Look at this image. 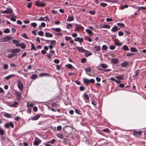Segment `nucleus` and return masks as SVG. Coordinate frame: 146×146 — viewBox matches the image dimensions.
Returning a JSON list of instances; mask_svg holds the SVG:
<instances>
[{
    "mask_svg": "<svg viewBox=\"0 0 146 146\" xmlns=\"http://www.w3.org/2000/svg\"><path fill=\"white\" fill-rule=\"evenodd\" d=\"M15 94L17 97L16 98L17 100V101L20 100L21 98V93L20 92H18L16 90H15Z\"/></svg>",
    "mask_w": 146,
    "mask_h": 146,
    "instance_id": "5",
    "label": "nucleus"
},
{
    "mask_svg": "<svg viewBox=\"0 0 146 146\" xmlns=\"http://www.w3.org/2000/svg\"><path fill=\"white\" fill-rule=\"evenodd\" d=\"M86 51L87 52L85 53V56H86L88 57L92 54V53H91L90 51L87 50Z\"/></svg>",
    "mask_w": 146,
    "mask_h": 146,
    "instance_id": "27",
    "label": "nucleus"
},
{
    "mask_svg": "<svg viewBox=\"0 0 146 146\" xmlns=\"http://www.w3.org/2000/svg\"><path fill=\"white\" fill-rule=\"evenodd\" d=\"M51 106L53 107H56L57 106V104L56 103H53L51 104Z\"/></svg>",
    "mask_w": 146,
    "mask_h": 146,
    "instance_id": "61",
    "label": "nucleus"
},
{
    "mask_svg": "<svg viewBox=\"0 0 146 146\" xmlns=\"http://www.w3.org/2000/svg\"><path fill=\"white\" fill-rule=\"evenodd\" d=\"M0 12L2 14H11L13 12V11L10 8H6V10H1Z\"/></svg>",
    "mask_w": 146,
    "mask_h": 146,
    "instance_id": "4",
    "label": "nucleus"
},
{
    "mask_svg": "<svg viewBox=\"0 0 146 146\" xmlns=\"http://www.w3.org/2000/svg\"><path fill=\"white\" fill-rule=\"evenodd\" d=\"M54 62L56 64H58L59 63L60 61L58 59H55L54 60Z\"/></svg>",
    "mask_w": 146,
    "mask_h": 146,
    "instance_id": "64",
    "label": "nucleus"
},
{
    "mask_svg": "<svg viewBox=\"0 0 146 146\" xmlns=\"http://www.w3.org/2000/svg\"><path fill=\"white\" fill-rule=\"evenodd\" d=\"M27 106L28 107H32L34 106V104L33 103H31L29 104L28 103H27Z\"/></svg>",
    "mask_w": 146,
    "mask_h": 146,
    "instance_id": "62",
    "label": "nucleus"
},
{
    "mask_svg": "<svg viewBox=\"0 0 146 146\" xmlns=\"http://www.w3.org/2000/svg\"><path fill=\"white\" fill-rule=\"evenodd\" d=\"M100 5L102 7H106L107 6V4L106 3H101L100 4Z\"/></svg>",
    "mask_w": 146,
    "mask_h": 146,
    "instance_id": "57",
    "label": "nucleus"
},
{
    "mask_svg": "<svg viewBox=\"0 0 146 146\" xmlns=\"http://www.w3.org/2000/svg\"><path fill=\"white\" fill-rule=\"evenodd\" d=\"M41 142V141L37 137L35 138V141L33 143L34 145H38Z\"/></svg>",
    "mask_w": 146,
    "mask_h": 146,
    "instance_id": "8",
    "label": "nucleus"
},
{
    "mask_svg": "<svg viewBox=\"0 0 146 146\" xmlns=\"http://www.w3.org/2000/svg\"><path fill=\"white\" fill-rule=\"evenodd\" d=\"M35 20H37L38 21H44V17H40L39 19H35Z\"/></svg>",
    "mask_w": 146,
    "mask_h": 146,
    "instance_id": "51",
    "label": "nucleus"
},
{
    "mask_svg": "<svg viewBox=\"0 0 146 146\" xmlns=\"http://www.w3.org/2000/svg\"><path fill=\"white\" fill-rule=\"evenodd\" d=\"M94 49L95 50V52H98L100 50V46H97L96 45L94 46Z\"/></svg>",
    "mask_w": 146,
    "mask_h": 146,
    "instance_id": "16",
    "label": "nucleus"
},
{
    "mask_svg": "<svg viewBox=\"0 0 146 146\" xmlns=\"http://www.w3.org/2000/svg\"><path fill=\"white\" fill-rule=\"evenodd\" d=\"M83 82L85 83L86 86H88L89 84V80L87 78H84L83 80Z\"/></svg>",
    "mask_w": 146,
    "mask_h": 146,
    "instance_id": "17",
    "label": "nucleus"
},
{
    "mask_svg": "<svg viewBox=\"0 0 146 146\" xmlns=\"http://www.w3.org/2000/svg\"><path fill=\"white\" fill-rule=\"evenodd\" d=\"M4 134V132L3 130L1 127H0V134L3 135Z\"/></svg>",
    "mask_w": 146,
    "mask_h": 146,
    "instance_id": "54",
    "label": "nucleus"
},
{
    "mask_svg": "<svg viewBox=\"0 0 146 146\" xmlns=\"http://www.w3.org/2000/svg\"><path fill=\"white\" fill-rule=\"evenodd\" d=\"M75 112L76 113L78 114V115L81 114V112L80 111L77 110V109H75Z\"/></svg>",
    "mask_w": 146,
    "mask_h": 146,
    "instance_id": "53",
    "label": "nucleus"
},
{
    "mask_svg": "<svg viewBox=\"0 0 146 146\" xmlns=\"http://www.w3.org/2000/svg\"><path fill=\"white\" fill-rule=\"evenodd\" d=\"M56 136L60 138L61 139H62L64 138L63 135L61 133H57L56 134Z\"/></svg>",
    "mask_w": 146,
    "mask_h": 146,
    "instance_id": "30",
    "label": "nucleus"
},
{
    "mask_svg": "<svg viewBox=\"0 0 146 146\" xmlns=\"http://www.w3.org/2000/svg\"><path fill=\"white\" fill-rule=\"evenodd\" d=\"M131 6H132V7H133L134 8L137 9H138L137 11V12L139 11H140V10H141V9H145V10H146V8L144 7L133 6V5H131Z\"/></svg>",
    "mask_w": 146,
    "mask_h": 146,
    "instance_id": "11",
    "label": "nucleus"
},
{
    "mask_svg": "<svg viewBox=\"0 0 146 146\" xmlns=\"http://www.w3.org/2000/svg\"><path fill=\"white\" fill-rule=\"evenodd\" d=\"M3 115L4 116L8 118H11L12 117L11 115L10 114L5 112L4 113Z\"/></svg>",
    "mask_w": 146,
    "mask_h": 146,
    "instance_id": "21",
    "label": "nucleus"
},
{
    "mask_svg": "<svg viewBox=\"0 0 146 146\" xmlns=\"http://www.w3.org/2000/svg\"><path fill=\"white\" fill-rule=\"evenodd\" d=\"M75 25H76V26L75 27V29L74 30V31H78L79 29L83 30L84 29V27L80 25L77 24H75Z\"/></svg>",
    "mask_w": 146,
    "mask_h": 146,
    "instance_id": "9",
    "label": "nucleus"
},
{
    "mask_svg": "<svg viewBox=\"0 0 146 146\" xmlns=\"http://www.w3.org/2000/svg\"><path fill=\"white\" fill-rule=\"evenodd\" d=\"M19 103L16 102H14L13 104L11 105V106L13 107H15L17 105H18Z\"/></svg>",
    "mask_w": 146,
    "mask_h": 146,
    "instance_id": "46",
    "label": "nucleus"
},
{
    "mask_svg": "<svg viewBox=\"0 0 146 146\" xmlns=\"http://www.w3.org/2000/svg\"><path fill=\"white\" fill-rule=\"evenodd\" d=\"M116 25L121 27H125V26L124 24L123 23H117Z\"/></svg>",
    "mask_w": 146,
    "mask_h": 146,
    "instance_id": "39",
    "label": "nucleus"
},
{
    "mask_svg": "<svg viewBox=\"0 0 146 146\" xmlns=\"http://www.w3.org/2000/svg\"><path fill=\"white\" fill-rule=\"evenodd\" d=\"M110 26L108 25H104L103 26H102L100 28H106L110 29Z\"/></svg>",
    "mask_w": 146,
    "mask_h": 146,
    "instance_id": "25",
    "label": "nucleus"
},
{
    "mask_svg": "<svg viewBox=\"0 0 146 146\" xmlns=\"http://www.w3.org/2000/svg\"><path fill=\"white\" fill-rule=\"evenodd\" d=\"M12 39V37L11 36H7L3 37L0 39V41L1 42H6L11 40Z\"/></svg>",
    "mask_w": 146,
    "mask_h": 146,
    "instance_id": "2",
    "label": "nucleus"
},
{
    "mask_svg": "<svg viewBox=\"0 0 146 146\" xmlns=\"http://www.w3.org/2000/svg\"><path fill=\"white\" fill-rule=\"evenodd\" d=\"M100 66L101 67L103 68H106L108 67V66L107 64H101Z\"/></svg>",
    "mask_w": 146,
    "mask_h": 146,
    "instance_id": "34",
    "label": "nucleus"
},
{
    "mask_svg": "<svg viewBox=\"0 0 146 146\" xmlns=\"http://www.w3.org/2000/svg\"><path fill=\"white\" fill-rule=\"evenodd\" d=\"M84 70L86 73L91 71V68L90 67H88L84 68Z\"/></svg>",
    "mask_w": 146,
    "mask_h": 146,
    "instance_id": "35",
    "label": "nucleus"
},
{
    "mask_svg": "<svg viewBox=\"0 0 146 146\" xmlns=\"http://www.w3.org/2000/svg\"><path fill=\"white\" fill-rule=\"evenodd\" d=\"M35 5L38 7H44L46 5V3L44 2H41L39 0H37L35 2Z\"/></svg>",
    "mask_w": 146,
    "mask_h": 146,
    "instance_id": "3",
    "label": "nucleus"
},
{
    "mask_svg": "<svg viewBox=\"0 0 146 146\" xmlns=\"http://www.w3.org/2000/svg\"><path fill=\"white\" fill-rule=\"evenodd\" d=\"M45 36L46 37H52L53 36V35L52 33L46 32L45 33Z\"/></svg>",
    "mask_w": 146,
    "mask_h": 146,
    "instance_id": "20",
    "label": "nucleus"
},
{
    "mask_svg": "<svg viewBox=\"0 0 146 146\" xmlns=\"http://www.w3.org/2000/svg\"><path fill=\"white\" fill-rule=\"evenodd\" d=\"M56 140L55 139H53L50 141H47V143H49L53 145L54 143L56 142Z\"/></svg>",
    "mask_w": 146,
    "mask_h": 146,
    "instance_id": "36",
    "label": "nucleus"
},
{
    "mask_svg": "<svg viewBox=\"0 0 146 146\" xmlns=\"http://www.w3.org/2000/svg\"><path fill=\"white\" fill-rule=\"evenodd\" d=\"M86 31L87 33L90 35L91 36H92L93 35V32L90 29H86Z\"/></svg>",
    "mask_w": 146,
    "mask_h": 146,
    "instance_id": "19",
    "label": "nucleus"
},
{
    "mask_svg": "<svg viewBox=\"0 0 146 146\" xmlns=\"http://www.w3.org/2000/svg\"><path fill=\"white\" fill-rule=\"evenodd\" d=\"M17 82V87L18 88L20 91H23V84L20 80H18Z\"/></svg>",
    "mask_w": 146,
    "mask_h": 146,
    "instance_id": "6",
    "label": "nucleus"
},
{
    "mask_svg": "<svg viewBox=\"0 0 146 146\" xmlns=\"http://www.w3.org/2000/svg\"><path fill=\"white\" fill-rule=\"evenodd\" d=\"M15 76V75L14 74H11V75H9V76H6L5 78V79L6 80H8L10 78H11L12 77H13V76Z\"/></svg>",
    "mask_w": 146,
    "mask_h": 146,
    "instance_id": "33",
    "label": "nucleus"
},
{
    "mask_svg": "<svg viewBox=\"0 0 146 146\" xmlns=\"http://www.w3.org/2000/svg\"><path fill=\"white\" fill-rule=\"evenodd\" d=\"M76 48L77 49L78 51L80 52H83L87 51V50H85L82 47L76 46Z\"/></svg>",
    "mask_w": 146,
    "mask_h": 146,
    "instance_id": "12",
    "label": "nucleus"
},
{
    "mask_svg": "<svg viewBox=\"0 0 146 146\" xmlns=\"http://www.w3.org/2000/svg\"><path fill=\"white\" fill-rule=\"evenodd\" d=\"M118 27L117 26L115 25L111 29V31L113 33H115L116 32L117 30H120V29H118Z\"/></svg>",
    "mask_w": 146,
    "mask_h": 146,
    "instance_id": "14",
    "label": "nucleus"
},
{
    "mask_svg": "<svg viewBox=\"0 0 146 146\" xmlns=\"http://www.w3.org/2000/svg\"><path fill=\"white\" fill-rule=\"evenodd\" d=\"M40 76H50V75L48 73H42L40 74Z\"/></svg>",
    "mask_w": 146,
    "mask_h": 146,
    "instance_id": "38",
    "label": "nucleus"
},
{
    "mask_svg": "<svg viewBox=\"0 0 146 146\" xmlns=\"http://www.w3.org/2000/svg\"><path fill=\"white\" fill-rule=\"evenodd\" d=\"M98 69L100 70H101V71L104 70V71L105 72H110V71L111 70V69H104V70H103V69L100 68H98Z\"/></svg>",
    "mask_w": 146,
    "mask_h": 146,
    "instance_id": "45",
    "label": "nucleus"
},
{
    "mask_svg": "<svg viewBox=\"0 0 146 146\" xmlns=\"http://www.w3.org/2000/svg\"><path fill=\"white\" fill-rule=\"evenodd\" d=\"M32 4L33 3L32 2L28 3L27 5V7L29 9L30 8L32 7Z\"/></svg>",
    "mask_w": 146,
    "mask_h": 146,
    "instance_id": "49",
    "label": "nucleus"
},
{
    "mask_svg": "<svg viewBox=\"0 0 146 146\" xmlns=\"http://www.w3.org/2000/svg\"><path fill=\"white\" fill-rule=\"evenodd\" d=\"M40 115H36L34 116L33 117H31V119L32 120H36L38 119L40 117Z\"/></svg>",
    "mask_w": 146,
    "mask_h": 146,
    "instance_id": "18",
    "label": "nucleus"
},
{
    "mask_svg": "<svg viewBox=\"0 0 146 146\" xmlns=\"http://www.w3.org/2000/svg\"><path fill=\"white\" fill-rule=\"evenodd\" d=\"M128 64V62H124L121 64V66L122 67H125Z\"/></svg>",
    "mask_w": 146,
    "mask_h": 146,
    "instance_id": "22",
    "label": "nucleus"
},
{
    "mask_svg": "<svg viewBox=\"0 0 146 146\" xmlns=\"http://www.w3.org/2000/svg\"><path fill=\"white\" fill-rule=\"evenodd\" d=\"M8 65L7 64H5L3 65V68L4 70H7L8 68Z\"/></svg>",
    "mask_w": 146,
    "mask_h": 146,
    "instance_id": "56",
    "label": "nucleus"
},
{
    "mask_svg": "<svg viewBox=\"0 0 146 146\" xmlns=\"http://www.w3.org/2000/svg\"><path fill=\"white\" fill-rule=\"evenodd\" d=\"M50 41V44L52 45L53 46H54L55 45L56 43V41L55 40H46V41Z\"/></svg>",
    "mask_w": 146,
    "mask_h": 146,
    "instance_id": "28",
    "label": "nucleus"
},
{
    "mask_svg": "<svg viewBox=\"0 0 146 146\" xmlns=\"http://www.w3.org/2000/svg\"><path fill=\"white\" fill-rule=\"evenodd\" d=\"M142 131H137L135 130L133 131V133L134 135L136 137L137 135H141Z\"/></svg>",
    "mask_w": 146,
    "mask_h": 146,
    "instance_id": "10",
    "label": "nucleus"
},
{
    "mask_svg": "<svg viewBox=\"0 0 146 146\" xmlns=\"http://www.w3.org/2000/svg\"><path fill=\"white\" fill-rule=\"evenodd\" d=\"M31 50H36V48L34 44L32 43L31 42Z\"/></svg>",
    "mask_w": 146,
    "mask_h": 146,
    "instance_id": "42",
    "label": "nucleus"
},
{
    "mask_svg": "<svg viewBox=\"0 0 146 146\" xmlns=\"http://www.w3.org/2000/svg\"><path fill=\"white\" fill-rule=\"evenodd\" d=\"M4 126L6 128H9L11 127L13 128L14 127V125L12 122L6 123L4 125Z\"/></svg>",
    "mask_w": 146,
    "mask_h": 146,
    "instance_id": "7",
    "label": "nucleus"
},
{
    "mask_svg": "<svg viewBox=\"0 0 146 146\" xmlns=\"http://www.w3.org/2000/svg\"><path fill=\"white\" fill-rule=\"evenodd\" d=\"M12 16L13 17H11L10 18L11 20L13 21H16V19H15V17H16V16L14 15H12Z\"/></svg>",
    "mask_w": 146,
    "mask_h": 146,
    "instance_id": "43",
    "label": "nucleus"
},
{
    "mask_svg": "<svg viewBox=\"0 0 146 146\" xmlns=\"http://www.w3.org/2000/svg\"><path fill=\"white\" fill-rule=\"evenodd\" d=\"M21 36L22 37L26 39H28V37L26 35L25 33H23L21 35Z\"/></svg>",
    "mask_w": 146,
    "mask_h": 146,
    "instance_id": "63",
    "label": "nucleus"
},
{
    "mask_svg": "<svg viewBox=\"0 0 146 146\" xmlns=\"http://www.w3.org/2000/svg\"><path fill=\"white\" fill-rule=\"evenodd\" d=\"M65 66L67 67L68 68L70 69L74 68L70 64H68L66 65H65Z\"/></svg>",
    "mask_w": 146,
    "mask_h": 146,
    "instance_id": "32",
    "label": "nucleus"
},
{
    "mask_svg": "<svg viewBox=\"0 0 146 146\" xmlns=\"http://www.w3.org/2000/svg\"><path fill=\"white\" fill-rule=\"evenodd\" d=\"M31 25L33 27H36L37 25V24L35 23H32L31 24Z\"/></svg>",
    "mask_w": 146,
    "mask_h": 146,
    "instance_id": "58",
    "label": "nucleus"
},
{
    "mask_svg": "<svg viewBox=\"0 0 146 146\" xmlns=\"http://www.w3.org/2000/svg\"><path fill=\"white\" fill-rule=\"evenodd\" d=\"M102 131L106 132L108 133H110L109 129L107 128L102 129Z\"/></svg>",
    "mask_w": 146,
    "mask_h": 146,
    "instance_id": "44",
    "label": "nucleus"
},
{
    "mask_svg": "<svg viewBox=\"0 0 146 146\" xmlns=\"http://www.w3.org/2000/svg\"><path fill=\"white\" fill-rule=\"evenodd\" d=\"M123 50H125L128 51L129 50V48L126 45H125L123 46Z\"/></svg>",
    "mask_w": 146,
    "mask_h": 146,
    "instance_id": "41",
    "label": "nucleus"
},
{
    "mask_svg": "<svg viewBox=\"0 0 146 146\" xmlns=\"http://www.w3.org/2000/svg\"><path fill=\"white\" fill-rule=\"evenodd\" d=\"M21 48L24 49L26 47V45L24 44L23 43H21V46H20Z\"/></svg>",
    "mask_w": 146,
    "mask_h": 146,
    "instance_id": "48",
    "label": "nucleus"
},
{
    "mask_svg": "<svg viewBox=\"0 0 146 146\" xmlns=\"http://www.w3.org/2000/svg\"><path fill=\"white\" fill-rule=\"evenodd\" d=\"M51 29L52 30L54 31H55L56 32H59L61 31L60 29L59 28H52Z\"/></svg>",
    "mask_w": 146,
    "mask_h": 146,
    "instance_id": "26",
    "label": "nucleus"
},
{
    "mask_svg": "<svg viewBox=\"0 0 146 146\" xmlns=\"http://www.w3.org/2000/svg\"><path fill=\"white\" fill-rule=\"evenodd\" d=\"M21 51L19 49L15 48L13 49L10 51L11 53L9 54L7 57L9 58H11L17 55V53L20 52Z\"/></svg>",
    "mask_w": 146,
    "mask_h": 146,
    "instance_id": "1",
    "label": "nucleus"
},
{
    "mask_svg": "<svg viewBox=\"0 0 146 146\" xmlns=\"http://www.w3.org/2000/svg\"><path fill=\"white\" fill-rule=\"evenodd\" d=\"M3 32L5 33H8L10 32V30L9 29H5L4 31Z\"/></svg>",
    "mask_w": 146,
    "mask_h": 146,
    "instance_id": "40",
    "label": "nucleus"
},
{
    "mask_svg": "<svg viewBox=\"0 0 146 146\" xmlns=\"http://www.w3.org/2000/svg\"><path fill=\"white\" fill-rule=\"evenodd\" d=\"M108 48L107 46L106 45H103L102 47V50H106Z\"/></svg>",
    "mask_w": 146,
    "mask_h": 146,
    "instance_id": "52",
    "label": "nucleus"
},
{
    "mask_svg": "<svg viewBox=\"0 0 146 146\" xmlns=\"http://www.w3.org/2000/svg\"><path fill=\"white\" fill-rule=\"evenodd\" d=\"M74 20V18L73 17H70L68 16L67 19V21H68L70 22L73 21Z\"/></svg>",
    "mask_w": 146,
    "mask_h": 146,
    "instance_id": "31",
    "label": "nucleus"
},
{
    "mask_svg": "<svg viewBox=\"0 0 146 146\" xmlns=\"http://www.w3.org/2000/svg\"><path fill=\"white\" fill-rule=\"evenodd\" d=\"M12 42L13 44H15V45L17 46H21V44L19 43V41L17 40H13Z\"/></svg>",
    "mask_w": 146,
    "mask_h": 146,
    "instance_id": "13",
    "label": "nucleus"
},
{
    "mask_svg": "<svg viewBox=\"0 0 146 146\" xmlns=\"http://www.w3.org/2000/svg\"><path fill=\"white\" fill-rule=\"evenodd\" d=\"M37 77V75L36 74H33L31 76V78L32 79H35Z\"/></svg>",
    "mask_w": 146,
    "mask_h": 146,
    "instance_id": "47",
    "label": "nucleus"
},
{
    "mask_svg": "<svg viewBox=\"0 0 146 146\" xmlns=\"http://www.w3.org/2000/svg\"><path fill=\"white\" fill-rule=\"evenodd\" d=\"M62 129V127L60 125H59L57 127L56 129L57 131H60Z\"/></svg>",
    "mask_w": 146,
    "mask_h": 146,
    "instance_id": "59",
    "label": "nucleus"
},
{
    "mask_svg": "<svg viewBox=\"0 0 146 146\" xmlns=\"http://www.w3.org/2000/svg\"><path fill=\"white\" fill-rule=\"evenodd\" d=\"M83 97L84 98H84L86 100V102H88V101H89V97L88 95V94H84V96H83Z\"/></svg>",
    "mask_w": 146,
    "mask_h": 146,
    "instance_id": "23",
    "label": "nucleus"
},
{
    "mask_svg": "<svg viewBox=\"0 0 146 146\" xmlns=\"http://www.w3.org/2000/svg\"><path fill=\"white\" fill-rule=\"evenodd\" d=\"M115 78L119 79V80H123V76L122 75H121L119 76H116L115 77Z\"/></svg>",
    "mask_w": 146,
    "mask_h": 146,
    "instance_id": "37",
    "label": "nucleus"
},
{
    "mask_svg": "<svg viewBox=\"0 0 146 146\" xmlns=\"http://www.w3.org/2000/svg\"><path fill=\"white\" fill-rule=\"evenodd\" d=\"M134 54H135L134 53L127 52L126 56H130L134 55Z\"/></svg>",
    "mask_w": 146,
    "mask_h": 146,
    "instance_id": "55",
    "label": "nucleus"
},
{
    "mask_svg": "<svg viewBox=\"0 0 146 146\" xmlns=\"http://www.w3.org/2000/svg\"><path fill=\"white\" fill-rule=\"evenodd\" d=\"M38 34L39 35L42 36L43 35L44 32L42 31H38Z\"/></svg>",
    "mask_w": 146,
    "mask_h": 146,
    "instance_id": "50",
    "label": "nucleus"
},
{
    "mask_svg": "<svg viewBox=\"0 0 146 146\" xmlns=\"http://www.w3.org/2000/svg\"><path fill=\"white\" fill-rule=\"evenodd\" d=\"M67 25L66 26V27L68 29H70L72 27V25L71 24L66 23Z\"/></svg>",
    "mask_w": 146,
    "mask_h": 146,
    "instance_id": "29",
    "label": "nucleus"
},
{
    "mask_svg": "<svg viewBox=\"0 0 146 146\" xmlns=\"http://www.w3.org/2000/svg\"><path fill=\"white\" fill-rule=\"evenodd\" d=\"M71 39V38L70 37L68 36H66L65 37V39L67 41H68Z\"/></svg>",
    "mask_w": 146,
    "mask_h": 146,
    "instance_id": "60",
    "label": "nucleus"
},
{
    "mask_svg": "<svg viewBox=\"0 0 146 146\" xmlns=\"http://www.w3.org/2000/svg\"><path fill=\"white\" fill-rule=\"evenodd\" d=\"M111 61L112 63L114 64H115L118 62L119 60L116 58H112L111 60Z\"/></svg>",
    "mask_w": 146,
    "mask_h": 146,
    "instance_id": "15",
    "label": "nucleus"
},
{
    "mask_svg": "<svg viewBox=\"0 0 146 146\" xmlns=\"http://www.w3.org/2000/svg\"><path fill=\"white\" fill-rule=\"evenodd\" d=\"M138 51L137 49L135 47H131L130 48V51L131 52H137Z\"/></svg>",
    "mask_w": 146,
    "mask_h": 146,
    "instance_id": "24",
    "label": "nucleus"
}]
</instances>
